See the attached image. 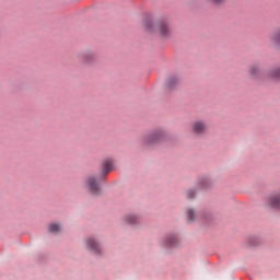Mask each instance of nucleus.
Returning <instances> with one entry per match:
<instances>
[{
	"label": "nucleus",
	"instance_id": "obj_1",
	"mask_svg": "<svg viewBox=\"0 0 280 280\" xmlns=\"http://www.w3.org/2000/svg\"><path fill=\"white\" fill-rule=\"evenodd\" d=\"M145 30L156 32L160 36H167L170 34V24L167 21H162L156 24L152 20L144 22Z\"/></svg>",
	"mask_w": 280,
	"mask_h": 280
},
{
	"label": "nucleus",
	"instance_id": "obj_2",
	"mask_svg": "<svg viewBox=\"0 0 280 280\" xmlns=\"http://www.w3.org/2000/svg\"><path fill=\"white\" fill-rule=\"evenodd\" d=\"M86 185L91 194H93L94 196H97V194H100V184L97 183V180H95V177L93 176L88 177Z\"/></svg>",
	"mask_w": 280,
	"mask_h": 280
},
{
	"label": "nucleus",
	"instance_id": "obj_3",
	"mask_svg": "<svg viewBox=\"0 0 280 280\" xmlns=\"http://www.w3.org/2000/svg\"><path fill=\"white\" fill-rule=\"evenodd\" d=\"M191 128H192V132L195 135H202V132L207 131V124L198 120V121L192 122Z\"/></svg>",
	"mask_w": 280,
	"mask_h": 280
},
{
	"label": "nucleus",
	"instance_id": "obj_4",
	"mask_svg": "<svg viewBox=\"0 0 280 280\" xmlns=\"http://www.w3.org/2000/svg\"><path fill=\"white\" fill-rule=\"evenodd\" d=\"M113 159H105L102 163L103 176H106L113 170Z\"/></svg>",
	"mask_w": 280,
	"mask_h": 280
},
{
	"label": "nucleus",
	"instance_id": "obj_5",
	"mask_svg": "<svg viewBox=\"0 0 280 280\" xmlns=\"http://www.w3.org/2000/svg\"><path fill=\"white\" fill-rule=\"evenodd\" d=\"M265 78L268 80H280V68H273L267 73H265Z\"/></svg>",
	"mask_w": 280,
	"mask_h": 280
},
{
	"label": "nucleus",
	"instance_id": "obj_6",
	"mask_svg": "<svg viewBox=\"0 0 280 280\" xmlns=\"http://www.w3.org/2000/svg\"><path fill=\"white\" fill-rule=\"evenodd\" d=\"M86 244H88V248H90V250H93V253H95V255H100V245L97 244V242H95V240L88 238Z\"/></svg>",
	"mask_w": 280,
	"mask_h": 280
},
{
	"label": "nucleus",
	"instance_id": "obj_7",
	"mask_svg": "<svg viewBox=\"0 0 280 280\" xmlns=\"http://www.w3.org/2000/svg\"><path fill=\"white\" fill-rule=\"evenodd\" d=\"M156 141H161V132H153L145 139L147 145H152Z\"/></svg>",
	"mask_w": 280,
	"mask_h": 280
},
{
	"label": "nucleus",
	"instance_id": "obj_8",
	"mask_svg": "<svg viewBox=\"0 0 280 280\" xmlns=\"http://www.w3.org/2000/svg\"><path fill=\"white\" fill-rule=\"evenodd\" d=\"M270 43L275 47H280V31H277L270 36Z\"/></svg>",
	"mask_w": 280,
	"mask_h": 280
},
{
	"label": "nucleus",
	"instance_id": "obj_9",
	"mask_svg": "<svg viewBox=\"0 0 280 280\" xmlns=\"http://www.w3.org/2000/svg\"><path fill=\"white\" fill-rule=\"evenodd\" d=\"M270 205L273 207V209H280V192L270 198Z\"/></svg>",
	"mask_w": 280,
	"mask_h": 280
},
{
	"label": "nucleus",
	"instance_id": "obj_10",
	"mask_svg": "<svg viewBox=\"0 0 280 280\" xmlns=\"http://www.w3.org/2000/svg\"><path fill=\"white\" fill-rule=\"evenodd\" d=\"M250 78H261V70L257 66H252L249 68Z\"/></svg>",
	"mask_w": 280,
	"mask_h": 280
},
{
	"label": "nucleus",
	"instance_id": "obj_11",
	"mask_svg": "<svg viewBox=\"0 0 280 280\" xmlns=\"http://www.w3.org/2000/svg\"><path fill=\"white\" fill-rule=\"evenodd\" d=\"M48 231L49 233H60V231H62V226L58 223H50L48 225Z\"/></svg>",
	"mask_w": 280,
	"mask_h": 280
},
{
	"label": "nucleus",
	"instance_id": "obj_12",
	"mask_svg": "<svg viewBox=\"0 0 280 280\" xmlns=\"http://www.w3.org/2000/svg\"><path fill=\"white\" fill-rule=\"evenodd\" d=\"M186 215H187L188 222H194L196 220V211H194L191 208H188L186 210Z\"/></svg>",
	"mask_w": 280,
	"mask_h": 280
},
{
	"label": "nucleus",
	"instance_id": "obj_13",
	"mask_svg": "<svg viewBox=\"0 0 280 280\" xmlns=\"http://www.w3.org/2000/svg\"><path fill=\"white\" fill-rule=\"evenodd\" d=\"M127 224H137L139 222V218L135 214H129L126 217Z\"/></svg>",
	"mask_w": 280,
	"mask_h": 280
},
{
	"label": "nucleus",
	"instance_id": "obj_14",
	"mask_svg": "<svg viewBox=\"0 0 280 280\" xmlns=\"http://www.w3.org/2000/svg\"><path fill=\"white\" fill-rule=\"evenodd\" d=\"M95 56L93 54H85L83 56V62L89 63L94 60Z\"/></svg>",
	"mask_w": 280,
	"mask_h": 280
},
{
	"label": "nucleus",
	"instance_id": "obj_15",
	"mask_svg": "<svg viewBox=\"0 0 280 280\" xmlns=\"http://www.w3.org/2000/svg\"><path fill=\"white\" fill-rule=\"evenodd\" d=\"M208 3H212L213 5H222V3H225L226 0H206Z\"/></svg>",
	"mask_w": 280,
	"mask_h": 280
},
{
	"label": "nucleus",
	"instance_id": "obj_16",
	"mask_svg": "<svg viewBox=\"0 0 280 280\" xmlns=\"http://www.w3.org/2000/svg\"><path fill=\"white\" fill-rule=\"evenodd\" d=\"M166 242L168 246H174V242H176V236H168L166 238Z\"/></svg>",
	"mask_w": 280,
	"mask_h": 280
},
{
	"label": "nucleus",
	"instance_id": "obj_17",
	"mask_svg": "<svg viewBox=\"0 0 280 280\" xmlns=\"http://www.w3.org/2000/svg\"><path fill=\"white\" fill-rule=\"evenodd\" d=\"M195 195H196V192H195L194 190H188V191L186 192V196H187V198H189V199L194 198Z\"/></svg>",
	"mask_w": 280,
	"mask_h": 280
},
{
	"label": "nucleus",
	"instance_id": "obj_18",
	"mask_svg": "<svg viewBox=\"0 0 280 280\" xmlns=\"http://www.w3.org/2000/svg\"><path fill=\"white\" fill-rule=\"evenodd\" d=\"M174 82H176V79H171V80L168 81V86H172V84H174Z\"/></svg>",
	"mask_w": 280,
	"mask_h": 280
}]
</instances>
